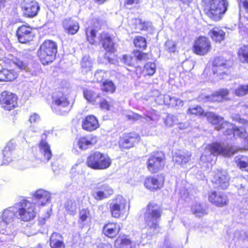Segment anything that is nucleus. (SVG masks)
Instances as JSON below:
<instances>
[{
	"instance_id": "59",
	"label": "nucleus",
	"mask_w": 248,
	"mask_h": 248,
	"mask_svg": "<svg viewBox=\"0 0 248 248\" xmlns=\"http://www.w3.org/2000/svg\"><path fill=\"white\" fill-rule=\"evenodd\" d=\"M122 62L126 65H131L132 62V58L128 55H124L122 60Z\"/></svg>"
},
{
	"instance_id": "35",
	"label": "nucleus",
	"mask_w": 248,
	"mask_h": 248,
	"mask_svg": "<svg viewBox=\"0 0 248 248\" xmlns=\"http://www.w3.org/2000/svg\"><path fill=\"white\" fill-rule=\"evenodd\" d=\"M17 76V73L13 70L3 69L0 70V81H11L15 80Z\"/></svg>"
},
{
	"instance_id": "39",
	"label": "nucleus",
	"mask_w": 248,
	"mask_h": 248,
	"mask_svg": "<svg viewBox=\"0 0 248 248\" xmlns=\"http://www.w3.org/2000/svg\"><path fill=\"white\" fill-rule=\"evenodd\" d=\"M212 39L217 42H220L224 39L225 33L218 28H214L209 33Z\"/></svg>"
},
{
	"instance_id": "31",
	"label": "nucleus",
	"mask_w": 248,
	"mask_h": 248,
	"mask_svg": "<svg viewBox=\"0 0 248 248\" xmlns=\"http://www.w3.org/2000/svg\"><path fill=\"white\" fill-rule=\"evenodd\" d=\"M208 121L215 125V128L217 130L222 129V124H224L223 118L215 115L212 112H207L205 114Z\"/></svg>"
},
{
	"instance_id": "33",
	"label": "nucleus",
	"mask_w": 248,
	"mask_h": 248,
	"mask_svg": "<svg viewBox=\"0 0 248 248\" xmlns=\"http://www.w3.org/2000/svg\"><path fill=\"white\" fill-rule=\"evenodd\" d=\"M120 227L115 223H108L104 226L103 232L108 237L113 238L119 232Z\"/></svg>"
},
{
	"instance_id": "61",
	"label": "nucleus",
	"mask_w": 248,
	"mask_h": 248,
	"mask_svg": "<svg viewBox=\"0 0 248 248\" xmlns=\"http://www.w3.org/2000/svg\"><path fill=\"white\" fill-rule=\"evenodd\" d=\"M100 107L103 109L108 110L109 109L110 105L106 100H103L100 102Z\"/></svg>"
},
{
	"instance_id": "1",
	"label": "nucleus",
	"mask_w": 248,
	"mask_h": 248,
	"mask_svg": "<svg viewBox=\"0 0 248 248\" xmlns=\"http://www.w3.org/2000/svg\"><path fill=\"white\" fill-rule=\"evenodd\" d=\"M204 3L207 16L216 21L220 20L228 6L227 0H204Z\"/></svg>"
},
{
	"instance_id": "49",
	"label": "nucleus",
	"mask_w": 248,
	"mask_h": 248,
	"mask_svg": "<svg viewBox=\"0 0 248 248\" xmlns=\"http://www.w3.org/2000/svg\"><path fill=\"white\" fill-rule=\"evenodd\" d=\"M14 144L13 142H8L3 150L4 157L9 158L11 155L12 151L14 149Z\"/></svg>"
},
{
	"instance_id": "42",
	"label": "nucleus",
	"mask_w": 248,
	"mask_h": 248,
	"mask_svg": "<svg viewBox=\"0 0 248 248\" xmlns=\"http://www.w3.org/2000/svg\"><path fill=\"white\" fill-rule=\"evenodd\" d=\"M64 208L68 214L74 216L77 213V202L74 200H68L65 202Z\"/></svg>"
},
{
	"instance_id": "27",
	"label": "nucleus",
	"mask_w": 248,
	"mask_h": 248,
	"mask_svg": "<svg viewBox=\"0 0 248 248\" xmlns=\"http://www.w3.org/2000/svg\"><path fill=\"white\" fill-rule=\"evenodd\" d=\"M50 194L47 191L43 189L37 190L34 194V198L38 202H36L38 205H44L48 202L51 198ZM36 203H35V205Z\"/></svg>"
},
{
	"instance_id": "30",
	"label": "nucleus",
	"mask_w": 248,
	"mask_h": 248,
	"mask_svg": "<svg viewBox=\"0 0 248 248\" xmlns=\"http://www.w3.org/2000/svg\"><path fill=\"white\" fill-rule=\"evenodd\" d=\"M213 65L216 67L213 69L214 73L216 72L217 74L221 75L227 73L228 71L226 61L220 58L214 60Z\"/></svg>"
},
{
	"instance_id": "64",
	"label": "nucleus",
	"mask_w": 248,
	"mask_h": 248,
	"mask_svg": "<svg viewBox=\"0 0 248 248\" xmlns=\"http://www.w3.org/2000/svg\"><path fill=\"white\" fill-rule=\"evenodd\" d=\"M183 102L181 99L176 98L175 101V108L179 109L183 106Z\"/></svg>"
},
{
	"instance_id": "34",
	"label": "nucleus",
	"mask_w": 248,
	"mask_h": 248,
	"mask_svg": "<svg viewBox=\"0 0 248 248\" xmlns=\"http://www.w3.org/2000/svg\"><path fill=\"white\" fill-rule=\"evenodd\" d=\"M144 186L150 190L160 189L163 186V182H159L156 178L153 177H147L144 183Z\"/></svg>"
},
{
	"instance_id": "60",
	"label": "nucleus",
	"mask_w": 248,
	"mask_h": 248,
	"mask_svg": "<svg viewBox=\"0 0 248 248\" xmlns=\"http://www.w3.org/2000/svg\"><path fill=\"white\" fill-rule=\"evenodd\" d=\"M40 120V116L36 113H34V114H32L31 115V116H30V122L31 123H36L39 122Z\"/></svg>"
},
{
	"instance_id": "7",
	"label": "nucleus",
	"mask_w": 248,
	"mask_h": 248,
	"mask_svg": "<svg viewBox=\"0 0 248 248\" xmlns=\"http://www.w3.org/2000/svg\"><path fill=\"white\" fill-rule=\"evenodd\" d=\"M127 205L126 200L121 195H118L110 204V211L111 216L118 218L124 215Z\"/></svg>"
},
{
	"instance_id": "44",
	"label": "nucleus",
	"mask_w": 248,
	"mask_h": 248,
	"mask_svg": "<svg viewBox=\"0 0 248 248\" xmlns=\"http://www.w3.org/2000/svg\"><path fill=\"white\" fill-rule=\"evenodd\" d=\"M135 23V30L136 31L142 30H146L150 26L151 24L149 22H143L140 19H135L134 20Z\"/></svg>"
},
{
	"instance_id": "53",
	"label": "nucleus",
	"mask_w": 248,
	"mask_h": 248,
	"mask_svg": "<svg viewBox=\"0 0 248 248\" xmlns=\"http://www.w3.org/2000/svg\"><path fill=\"white\" fill-rule=\"evenodd\" d=\"M94 77L96 81L101 82L106 78V73L104 70H98L95 72Z\"/></svg>"
},
{
	"instance_id": "36",
	"label": "nucleus",
	"mask_w": 248,
	"mask_h": 248,
	"mask_svg": "<svg viewBox=\"0 0 248 248\" xmlns=\"http://www.w3.org/2000/svg\"><path fill=\"white\" fill-rule=\"evenodd\" d=\"M229 91L225 89H222L219 90L218 92L215 93L211 96L206 97L207 101L213 102H220L223 99H226V97L229 94Z\"/></svg>"
},
{
	"instance_id": "2",
	"label": "nucleus",
	"mask_w": 248,
	"mask_h": 248,
	"mask_svg": "<svg viewBox=\"0 0 248 248\" xmlns=\"http://www.w3.org/2000/svg\"><path fill=\"white\" fill-rule=\"evenodd\" d=\"M16 217L22 221H28L33 219L36 216L35 203L22 199L15 204Z\"/></svg>"
},
{
	"instance_id": "48",
	"label": "nucleus",
	"mask_w": 248,
	"mask_h": 248,
	"mask_svg": "<svg viewBox=\"0 0 248 248\" xmlns=\"http://www.w3.org/2000/svg\"><path fill=\"white\" fill-rule=\"evenodd\" d=\"M134 43L136 47L144 49L147 46L146 39L141 36H137L134 39Z\"/></svg>"
},
{
	"instance_id": "55",
	"label": "nucleus",
	"mask_w": 248,
	"mask_h": 248,
	"mask_svg": "<svg viewBox=\"0 0 248 248\" xmlns=\"http://www.w3.org/2000/svg\"><path fill=\"white\" fill-rule=\"evenodd\" d=\"M134 55L138 60L140 61L145 60L148 59V55L147 54L138 50L134 51Z\"/></svg>"
},
{
	"instance_id": "22",
	"label": "nucleus",
	"mask_w": 248,
	"mask_h": 248,
	"mask_svg": "<svg viewBox=\"0 0 248 248\" xmlns=\"http://www.w3.org/2000/svg\"><path fill=\"white\" fill-rule=\"evenodd\" d=\"M16 213L15 205L3 210L0 215V222L13 223L16 219Z\"/></svg>"
},
{
	"instance_id": "51",
	"label": "nucleus",
	"mask_w": 248,
	"mask_h": 248,
	"mask_svg": "<svg viewBox=\"0 0 248 248\" xmlns=\"http://www.w3.org/2000/svg\"><path fill=\"white\" fill-rule=\"evenodd\" d=\"M144 67L148 75L152 76L155 72L156 65L155 63L148 62Z\"/></svg>"
},
{
	"instance_id": "5",
	"label": "nucleus",
	"mask_w": 248,
	"mask_h": 248,
	"mask_svg": "<svg viewBox=\"0 0 248 248\" xmlns=\"http://www.w3.org/2000/svg\"><path fill=\"white\" fill-rule=\"evenodd\" d=\"M162 214L160 206L155 203H150L147 207L144 219L147 225L154 229L157 227Z\"/></svg>"
},
{
	"instance_id": "4",
	"label": "nucleus",
	"mask_w": 248,
	"mask_h": 248,
	"mask_svg": "<svg viewBox=\"0 0 248 248\" xmlns=\"http://www.w3.org/2000/svg\"><path fill=\"white\" fill-rule=\"evenodd\" d=\"M57 52V45L51 40L45 41L40 47L38 51V55L42 63L47 64L52 62Z\"/></svg>"
},
{
	"instance_id": "8",
	"label": "nucleus",
	"mask_w": 248,
	"mask_h": 248,
	"mask_svg": "<svg viewBox=\"0 0 248 248\" xmlns=\"http://www.w3.org/2000/svg\"><path fill=\"white\" fill-rule=\"evenodd\" d=\"M207 149L211 155H221L226 156H230L236 152L235 149L232 146L218 143L208 145Z\"/></svg>"
},
{
	"instance_id": "52",
	"label": "nucleus",
	"mask_w": 248,
	"mask_h": 248,
	"mask_svg": "<svg viewBox=\"0 0 248 248\" xmlns=\"http://www.w3.org/2000/svg\"><path fill=\"white\" fill-rule=\"evenodd\" d=\"M187 114L202 115L204 113L203 109L200 106L189 108L187 110Z\"/></svg>"
},
{
	"instance_id": "45",
	"label": "nucleus",
	"mask_w": 248,
	"mask_h": 248,
	"mask_svg": "<svg viewBox=\"0 0 248 248\" xmlns=\"http://www.w3.org/2000/svg\"><path fill=\"white\" fill-rule=\"evenodd\" d=\"M78 223H82L91 217L90 211L88 209H82L79 211Z\"/></svg>"
},
{
	"instance_id": "10",
	"label": "nucleus",
	"mask_w": 248,
	"mask_h": 248,
	"mask_svg": "<svg viewBox=\"0 0 248 248\" xmlns=\"http://www.w3.org/2000/svg\"><path fill=\"white\" fill-rule=\"evenodd\" d=\"M17 98L16 94L8 91L1 93L0 96V106L6 110H11L17 106Z\"/></svg>"
},
{
	"instance_id": "23",
	"label": "nucleus",
	"mask_w": 248,
	"mask_h": 248,
	"mask_svg": "<svg viewBox=\"0 0 248 248\" xmlns=\"http://www.w3.org/2000/svg\"><path fill=\"white\" fill-rule=\"evenodd\" d=\"M99 126L98 120L93 115L87 116L82 121V127L86 131L91 132Z\"/></svg>"
},
{
	"instance_id": "29",
	"label": "nucleus",
	"mask_w": 248,
	"mask_h": 248,
	"mask_svg": "<svg viewBox=\"0 0 248 248\" xmlns=\"http://www.w3.org/2000/svg\"><path fill=\"white\" fill-rule=\"evenodd\" d=\"M51 248H64L65 245L62 236L57 232H53L50 237Z\"/></svg>"
},
{
	"instance_id": "47",
	"label": "nucleus",
	"mask_w": 248,
	"mask_h": 248,
	"mask_svg": "<svg viewBox=\"0 0 248 248\" xmlns=\"http://www.w3.org/2000/svg\"><path fill=\"white\" fill-rule=\"evenodd\" d=\"M236 162L241 170L248 171V157L242 156L236 159Z\"/></svg>"
},
{
	"instance_id": "50",
	"label": "nucleus",
	"mask_w": 248,
	"mask_h": 248,
	"mask_svg": "<svg viewBox=\"0 0 248 248\" xmlns=\"http://www.w3.org/2000/svg\"><path fill=\"white\" fill-rule=\"evenodd\" d=\"M248 93V84L246 85H240L235 90V93L237 96H244Z\"/></svg>"
},
{
	"instance_id": "14",
	"label": "nucleus",
	"mask_w": 248,
	"mask_h": 248,
	"mask_svg": "<svg viewBox=\"0 0 248 248\" xmlns=\"http://www.w3.org/2000/svg\"><path fill=\"white\" fill-rule=\"evenodd\" d=\"M16 35L19 42L23 44L30 42L34 37L32 29L30 26L25 25L18 28Z\"/></svg>"
},
{
	"instance_id": "58",
	"label": "nucleus",
	"mask_w": 248,
	"mask_h": 248,
	"mask_svg": "<svg viewBox=\"0 0 248 248\" xmlns=\"http://www.w3.org/2000/svg\"><path fill=\"white\" fill-rule=\"evenodd\" d=\"M186 118L181 117L179 118V120L178 123H176V124L178 125V127L180 129L183 130L185 129L188 126V124L187 123H183L182 122V121L183 119H185Z\"/></svg>"
},
{
	"instance_id": "6",
	"label": "nucleus",
	"mask_w": 248,
	"mask_h": 248,
	"mask_svg": "<svg viewBox=\"0 0 248 248\" xmlns=\"http://www.w3.org/2000/svg\"><path fill=\"white\" fill-rule=\"evenodd\" d=\"M52 104L55 110L60 115H64L70 110V102L66 95L62 92L58 91L53 93Z\"/></svg>"
},
{
	"instance_id": "32",
	"label": "nucleus",
	"mask_w": 248,
	"mask_h": 248,
	"mask_svg": "<svg viewBox=\"0 0 248 248\" xmlns=\"http://www.w3.org/2000/svg\"><path fill=\"white\" fill-rule=\"evenodd\" d=\"M191 154L189 152H179L173 156V161L179 165L186 164L190 160Z\"/></svg>"
},
{
	"instance_id": "26",
	"label": "nucleus",
	"mask_w": 248,
	"mask_h": 248,
	"mask_svg": "<svg viewBox=\"0 0 248 248\" xmlns=\"http://www.w3.org/2000/svg\"><path fill=\"white\" fill-rule=\"evenodd\" d=\"M98 40L102 42L103 48L108 52H113L114 47L113 42L109 35L107 32H103L100 35Z\"/></svg>"
},
{
	"instance_id": "24",
	"label": "nucleus",
	"mask_w": 248,
	"mask_h": 248,
	"mask_svg": "<svg viewBox=\"0 0 248 248\" xmlns=\"http://www.w3.org/2000/svg\"><path fill=\"white\" fill-rule=\"evenodd\" d=\"M100 29V23L98 21H96L94 23L93 26L89 27L86 30L87 39L90 44L96 45L98 43V41L95 39V35Z\"/></svg>"
},
{
	"instance_id": "9",
	"label": "nucleus",
	"mask_w": 248,
	"mask_h": 248,
	"mask_svg": "<svg viewBox=\"0 0 248 248\" xmlns=\"http://www.w3.org/2000/svg\"><path fill=\"white\" fill-rule=\"evenodd\" d=\"M113 193V190L108 184L98 183L93 190L92 196L95 200L100 201L108 197Z\"/></svg>"
},
{
	"instance_id": "15",
	"label": "nucleus",
	"mask_w": 248,
	"mask_h": 248,
	"mask_svg": "<svg viewBox=\"0 0 248 248\" xmlns=\"http://www.w3.org/2000/svg\"><path fill=\"white\" fill-rule=\"evenodd\" d=\"M139 140V137L136 133H127L121 136L119 140V146L121 150L133 147Z\"/></svg>"
},
{
	"instance_id": "16",
	"label": "nucleus",
	"mask_w": 248,
	"mask_h": 248,
	"mask_svg": "<svg viewBox=\"0 0 248 248\" xmlns=\"http://www.w3.org/2000/svg\"><path fill=\"white\" fill-rule=\"evenodd\" d=\"M208 199L211 203L219 207L227 205L229 202L228 196L221 192H212L209 194Z\"/></svg>"
},
{
	"instance_id": "41",
	"label": "nucleus",
	"mask_w": 248,
	"mask_h": 248,
	"mask_svg": "<svg viewBox=\"0 0 248 248\" xmlns=\"http://www.w3.org/2000/svg\"><path fill=\"white\" fill-rule=\"evenodd\" d=\"M80 64L82 72L83 73H87L91 70L92 67V62L89 56H84L81 60Z\"/></svg>"
},
{
	"instance_id": "43",
	"label": "nucleus",
	"mask_w": 248,
	"mask_h": 248,
	"mask_svg": "<svg viewBox=\"0 0 248 248\" xmlns=\"http://www.w3.org/2000/svg\"><path fill=\"white\" fill-rule=\"evenodd\" d=\"M238 55L242 62L248 63V46L241 47L238 51Z\"/></svg>"
},
{
	"instance_id": "25",
	"label": "nucleus",
	"mask_w": 248,
	"mask_h": 248,
	"mask_svg": "<svg viewBox=\"0 0 248 248\" xmlns=\"http://www.w3.org/2000/svg\"><path fill=\"white\" fill-rule=\"evenodd\" d=\"M97 141V138L96 136H88L79 139L78 146L80 149L86 150L95 144Z\"/></svg>"
},
{
	"instance_id": "18",
	"label": "nucleus",
	"mask_w": 248,
	"mask_h": 248,
	"mask_svg": "<svg viewBox=\"0 0 248 248\" xmlns=\"http://www.w3.org/2000/svg\"><path fill=\"white\" fill-rule=\"evenodd\" d=\"M3 61L8 64L14 63L17 68L26 72H30L31 71L30 68L28 66V62L22 59H18L13 56L11 54H7L4 58H2Z\"/></svg>"
},
{
	"instance_id": "13",
	"label": "nucleus",
	"mask_w": 248,
	"mask_h": 248,
	"mask_svg": "<svg viewBox=\"0 0 248 248\" xmlns=\"http://www.w3.org/2000/svg\"><path fill=\"white\" fill-rule=\"evenodd\" d=\"M230 177L225 170H217L214 171L212 182L216 186L222 189H226L229 185Z\"/></svg>"
},
{
	"instance_id": "20",
	"label": "nucleus",
	"mask_w": 248,
	"mask_h": 248,
	"mask_svg": "<svg viewBox=\"0 0 248 248\" xmlns=\"http://www.w3.org/2000/svg\"><path fill=\"white\" fill-rule=\"evenodd\" d=\"M42 140L39 144V151L42 156L41 159L44 162H47L52 156L50 147L48 143L45 140L46 135H42Z\"/></svg>"
},
{
	"instance_id": "54",
	"label": "nucleus",
	"mask_w": 248,
	"mask_h": 248,
	"mask_svg": "<svg viewBox=\"0 0 248 248\" xmlns=\"http://www.w3.org/2000/svg\"><path fill=\"white\" fill-rule=\"evenodd\" d=\"M165 48L170 52H174L176 50L175 43L171 40H168L166 42Z\"/></svg>"
},
{
	"instance_id": "3",
	"label": "nucleus",
	"mask_w": 248,
	"mask_h": 248,
	"mask_svg": "<svg viewBox=\"0 0 248 248\" xmlns=\"http://www.w3.org/2000/svg\"><path fill=\"white\" fill-rule=\"evenodd\" d=\"M111 162V159L107 155L96 151L88 157L86 164L92 169L102 170L108 169Z\"/></svg>"
},
{
	"instance_id": "56",
	"label": "nucleus",
	"mask_w": 248,
	"mask_h": 248,
	"mask_svg": "<svg viewBox=\"0 0 248 248\" xmlns=\"http://www.w3.org/2000/svg\"><path fill=\"white\" fill-rule=\"evenodd\" d=\"M85 98L88 101H92L94 99L95 93L91 90H85L83 92Z\"/></svg>"
},
{
	"instance_id": "62",
	"label": "nucleus",
	"mask_w": 248,
	"mask_h": 248,
	"mask_svg": "<svg viewBox=\"0 0 248 248\" xmlns=\"http://www.w3.org/2000/svg\"><path fill=\"white\" fill-rule=\"evenodd\" d=\"M127 117L130 120H138L142 118V116L135 113H132L127 115Z\"/></svg>"
},
{
	"instance_id": "28",
	"label": "nucleus",
	"mask_w": 248,
	"mask_h": 248,
	"mask_svg": "<svg viewBox=\"0 0 248 248\" xmlns=\"http://www.w3.org/2000/svg\"><path fill=\"white\" fill-rule=\"evenodd\" d=\"M62 24L63 28L68 34H75L79 29L78 22L71 18L65 19L63 21Z\"/></svg>"
},
{
	"instance_id": "57",
	"label": "nucleus",
	"mask_w": 248,
	"mask_h": 248,
	"mask_svg": "<svg viewBox=\"0 0 248 248\" xmlns=\"http://www.w3.org/2000/svg\"><path fill=\"white\" fill-rule=\"evenodd\" d=\"M238 194L243 196L246 195L248 192V182L246 184H241L240 187L238 189Z\"/></svg>"
},
{
	"instance_id": "21",
	"label": "nucleus",
	"mask_w": 248,
	"mask_h": 248,
	"mask_svg": "<svg viewBox=\"0 0 248 248\" xmlns=\"http://www.w3.org/2000/svg\"><path fill=\"white\" fill-rule=\"evenodd\" d=\"M24 15L28 17L36 16L40 9L38 3L35 1L26 2L22 6Z\"/></svg>"
},
{
	"instance_id": "40",
	"label": "nucleus",
	"mask_w": 248,
	"mask_h": 248,
	"mask_svg": "<svg viewBox=\"0 0 248 248\" xmlns=\"http://www.w3.org/2000/svg\"><path fill=\"white\" fill-rule=\"evenodd\" d=\"M192 213L196 217H201L207 214V209L201 203L196 202L191 207Z\"/></svg>"
},
{
	"instance_id": "46",
	"label": "nucleus",
	"mask_w": 248,
	"mask_h": 248,
	"mask_svg": "<svg viewBox=\"0 0 248 248\" xmlns=\"http://www.w3.org/2000/svg\"><path fill=\"white\" fill-rule=\"evenodd\" d=\"M102 89L106 92L113 93L115 92L116 87L112 81L107 80L103 82Z\"/></svg>"
},
{
	"instance_id": "37",
	"label": "nucleus",
	"mask_w": 248,
	"mask_h": 248,
	"mask_svg": "<svg viewBox=\"0 0 248 248\" xmlns=\"http://www.w3.org/2000/svg\"><path fill=\"white\" fill-rule=\"evenodd\" d=\"M115 245L116 247H120L121 248L129 247L134 248L139 246L137 242L132 241L126 237H119L117 239Z\"/></svg>"
},
{
	"instance_id": "38",
	"label": "nucleus",
	"mask_w": 248,
	"mask_h": 248,
	"mask_svg": "<svg viewBox=\"0 0 248 248\" xmlns=\"http://www.w3.org/2000/svg\"><path fill=\"white\" fill-rule=\"evenodd\" d=\"M181 117L186 118V116L184 114H179L176 115L167 114L166 116L163 118V119L164 123L166 126L171 127L173 124L178 123L179 118Z\"/></svg>"
},
{
	"instance_id": "19",
	"label": "nucleus",
	"mask_w": 248,
	"mask_h": 248,
	"mask_svg": "<svg viewBox=\"0 0 248 248\" xmlns=\"http://www.w3.org/2000/svg\"><path fill=\"white\" fill-rule=\"evenodd\" d=\"M17 228L13 223L0 222V233L8 237L12 241L17 234Z\"/></svg>"
},
{
	"instance_id": "11",
	"label": "nucleus",
	"mask_w": 248,
	"mask_h": 248,
	"mask_svg": "<svg viewBox=\"0 0 248 248\" xmlns=\"http://www.w3.org/2000/svg\"><path fill=\"white\" fill-rule=\"evenodd\" d=\"M211 48V44L209 39L202 36L195 41L193 50L195 54L203 56L207 54Z\"/></svg>"
},
{
	"instance_id": "63",
	"label": "nucleus",
	"mask_w": 248,
	"mask_h": 248,
	"mask_svg": "<svg viewBox=\"0 0 248 248\" xmlns=\"http://www.w3.org/2000/svg\"><path fill=\"white\" fill-rule=\"evenodd\" d=\"M172 98H173V97H171L170 95H165L164 96V103L166 105L170 106L172 100Z\"/></svg>"
},
{
	"instance_id": "17",
	"label": "nucleus",
	"mask_w": 248,
	"mask_h": 248,
	"mask_svg": "<svg viewBox=\"0 0 248 248\" xmlns=\"http://www.w3.org/2000/svg\"><path fill=\"white\" fill-rule=\"evenodd\" d=\"M222 129H225L223 132L225 135H233L234 136H239L241 138H246L248 136V128L237 129L232 124L225 122L224 124H222Z\"/></svg>"
},
{
	"instance_id": "12",
	"label": "nucleus",
	"mask_w": 248,
	"mask_h": 248,
	"mask_svg": "<svg viewBox=\"0 0 248 248\" xmlns=\"http://www.w3.org/2000/svg\"><path fill=\"white\" fill-rule=\"evenodd\" d=\"M164 165L163 155L161 153H154L150 155L147 161V167L151 172H158L163 168Z\"/></svg>"
}]
</instances>
